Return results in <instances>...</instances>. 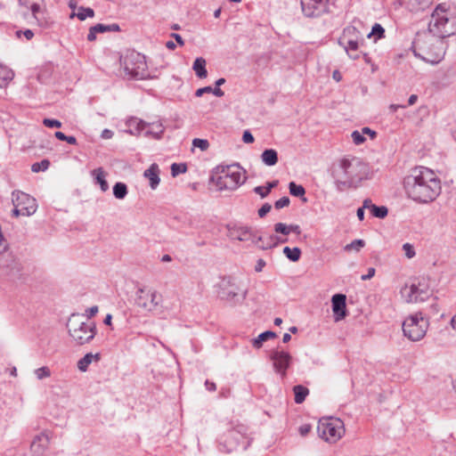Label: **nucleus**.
<instances>
[{"label": "nucleus", "instance_id": "2eb2a0df", "mask_svg": "<svg viewBox=\"0 0 456 456\" xmlns=\"http://www.w3.org/2000/svg\"><path fill=\"white\" fill-rule=\"evenodd\" d=\"M301 9L305 17H320L328 11V0H301Z\"/></svg>", "mask_w": 456, "mask_h": 456}, {"label": "nucleus", "instance_id": "338daca9", "mask_svg": "<svg viewBox=\"0 0 456 456\" xmlns=\"http://www.w3.org/2000/svg\"><path fill=\"white\" fill-rule=\"evenodd\" d=\"M113 134L114 133L111 130L106 128L102 132L101 137L107 140L112 138Z\"/></svg>", "mask_w": 456, "mask_h": 456}, {"label": "nucleus", "instance_id": "49530a36", "mask_svg": "<svg viewBox=\"0 0 456 456\" xmlns=\"http://www.w3.org/2000/svg\"><path fill=\"white\" fill-rule=\"evenodd\" d=\"M50 166V162L47 159H43L40 162H36L31 166V170L35 173L40 171H45Z\"/></svg>", "mask_w": 456, "mask_h": 456}, {"label": "nucleus", "instance_id": "69168bd1", "mask_svg": "<svg viewBox=\"0 0 456 456\" xmlns=\"http://www.w3.org/2000/svg\"><path fill=\"white\" fill-rule=\"evenodd\" d=\"M310 429H311L310 425H302L299 427L298 430H299L300 435L305 436L310 432Z\"/></svg>", "mask_w": 456, "mask_h": 456}, {"label": "nucleus", "instance_id": "423d86ee", "mask_svg": "<svg viewBox=\"0 0 456 456\" xmlns=\"http://www.w3.org/2000/svg\"><path fill=\"white\" fill-rule=\"evenodd\" d=\"M218 297L232 305L241 304L247 297V289L241 286L238 278L224 276L217 284Z\"/></svg>", "mask_w": 456, "mask_h": 456}, {"label": "nucleus", "instance_id": "ddd939ff", "mask_svg": "<svg viewBox=\"0 0 456 456\" xmlns=\"http://www.w3.org/2000/svg\"><path fill=\"white\" fill-rule=\"evenodd\" d=\"M124 69L127 75L137 79L146 77V62L144 57L138 53H132L124 58Z\"/></svg>", "mask_w": 456, "mask_h": 456}, {"label": "nucleus", "instance_id": "79ce46f5", "mask_svg": "<svg viewBox=\"0 0 456 456\" xmlns=\"http://www.w3.org/2000/svg\"><path fill=\"white\" fill-rule=\"evenodd\" d=\"M360 37V32L353 26L346 27L343 31L340 40H347L348 38Z\"/></svg>", "mask_w": 456, "mask_h": 456}, {"label": "nucleus", "instance_id": "2f4dec72", "mask_svg": "<svg viewBox=\"0 0 456 456\" xmlns=\"http://www.w3.org/2000/svg\"><path fill=\"white\" fill-rule=\"evenodd\" d=\"M94 16V11L90 7L80 6L77 12H72L69 15L70 19L77 17L80 20H85L86 18H93Z\"/></svg>", "mask_w": 456, "mask_h": 456}, {"label": "nucleus", "instance_id": "09e8293b", "mask_svg": "<svg viewBox=\"0 0 456 456\" xmlns=\"http://www.w3.org/2000/svg\"><path fill=\"white\" fill-rule=\"evenodd\" d=\"M192 145L194 147L200 148L201 151H204L208 149L209 142L208 140H205V139L195 138L192 141Z\"/></svg>", "mask_w": 456, "mask_h": 456}, {"label": "nucleus", "instance_id": "680f3d73", "mask_svg": "<svg viewBox=\"0 0 456 456\" xmlns=\"http://www.w3.org/2000/svg\"><path fill=\"white\" fill-rule=\"evenodd\" d=\"M254 191L260 195L261 198H265L269 194L268 189H265L263 186L255 187Z\"/></svg>", "mask_w": 456, "mask_h": 456}, {"label": "nucleus", "instance_id": "c85d7f7f", "mask_svg": "<svg viewBox=\"0 0 456 456\" xmlns=\"http://www.w3.org/2000/svg\"><path fill=\"white\" fill-rule=\"evenodd\" d=\"M288 241V238L280 237L274 234L269 235L266 237V243L261 245V249H269L277 247L281 243H286Z\"/></svg>", "mask_w": 456, "mask_h": 456}, {"label": "nucleus", "instance_id": "5701e85b", "mask_svg": "<svg viewBox=\"0 0 456 456\" xmlns=\"http://www.w3.org/2000/svg\"><path fill=\"white\" fill-rule=\"evenodd\" d=\"M148 123L137 118H130L126 121L127 132L131 134H139L146 130Z\"/></svg>", "mask_w": 456, "mask_h": 456}, {"label": "nucleus", "instance_id": "0eeeda50", "mask_svg": "<svg viewBox=\"0 0 456 456\" xmlns=\"http://www.w3.org/2000/svg\"><path fill=\"white\" fill-rule=\"evenodd\" d=\"M19 13L28 20V24H37L40 27L46 26L45 20L44 0H18Z\"/></svg>", "mask_w": 456, "mask_h": 456}, {"label": "nucleus", "instance_id": "a878e982", "mask_svg": "<svg viewBox=\"0 0 456 456\" xmlns=\"http://www.w3.org/2000/svg\"><path fill=\"white\" fill-rule=\"evenodd\" d=\"M261 160L266 166H274L278 162V153L273 149H266L261 154Z\"/></svg>", "mask_w": 456, "mask_h": 456}, {"label": "nucleus", "instance_id": "13d9d810", "mask_svg": "<svg viewBox=\"0 0 456 456\" xmlns=\"http://www.w3.org/2000/svg\"><path fill=\"white\" fill-rule=\"evenodd\" d=\"M99 311V308L97 305H94L92 307H89L86 310V313H85V315L90 319L92 318L93 316H94Z\"/></svg>", "mask_w": 456, "mask_h": 456}, {"label": "nucleus", "instance_id": "39448f33", "mask_svg": "<svg viewBox=\"0 0 456 456\" xmlns=\"http://www.w3.org/2000/svg\"><path fill=\"white\" fill-rule=\"evenodd\" d=\"M428 32L443 38L456 34V17H449L446 10L439 4L431 15Z\"/></svg>", "mask_w": 456, "mask_h": 456}, {"label": "nucleus", "instance_id": "e433bc0d", "mask_svg": "<svg viewBox=\"0 0 456 456\" xmlns=\"http://www.w3.org/2000/svg\"><path fill=\"white\" fill-rule=\"evenodd\" d=\"M282 251L286 257L292 262L298 261L301 256V249L297 247L292 248L289 247H285Z\"/></svg>", "mask_w": 456, "mask_h": 456}, {"label": "nucleus", "instance_id": "ea45409f", "mask_svg": "<svg viewBox=\"0 0 456 456\" xmlns=\"http://www.w3.org/2000/svg\"><path fill=\"white\" fill-rule=\"evenodd\" d=\"M365 246V241L363 240L358 239L353 240L351 243L345 246L344 250L352 251L355 250L356 252L360 251Z\"/></svg>", "mask_w": 456, "mask_h": 456}, {"label": "nucleus", "instance_id": "c9c22d12", "mask_svg": "<svg viewBox=\"0 0 456 456\" xmlns=\"http://www.w3.org/2000/svg\"><path fill=\"white\" fill-rule=\"evenodd\" d=\"M128 193L127 186L126 183L118 182L113 186V195L118 200H123Z\"/></svg>", "mask_w": 456, "mask_h": 456}, {"label": "nucleus", "instance_id": "a211bd4d", "mask_svg": "<svg viewBox=\"0 0 456 456\" xmlns=\"http://www.w3.org/2000/svg\"><path fill=\"white\" fill-rule=\"evenodd\" d=\"M228 236L232 240H237L240 241H251L253 240V231L248 226L242 225H228Z\"/></svg>", "mask_w": 456, "mask_h": 456}, {"label": "nucleus", "instance_id": "b1692460", "mask_svg": "<svg viewBox=\"0 0 456 456\" xmlns=\"http://www.w3.org/2000/svg\"><path fill=\"white\" fill-rule=\"evenodd\" d=\"M106 172L102 167H98L91 171V175L94 179V183L100 185L102 191L105 192L109 190V183L106 180Z\"/></svg>", "mask_w": 456, "mask_h": 456}, {"label": "nucleus", "instance_id": "f704fd0d", "mask_svg": "<svg viewBox=\"0 0 456 456\" xmlns=\"http://www.w3.org/2000/svg\"><path fill=\"white\" fill-rule=\"evenodd\" d=\"M276 337V334L273 331H265L258 335L256 338L252 340V345L256 348H260L263 346V343L270 338H273Z\"/></svg>", "mask_w": 456, "mask_h": 456}, {"label": "nucleus", "instance_id": "4be33fe9", "mask_svg": "<svg viewBox=\"0 0 456 456\" xmlns=\"http://www.w3.org/2000/svg\"><path fill=\"white\" fill-rule=\"evenodd\" d=\"M359 38L358 37L354 38H348L347 40H340L339 43L344 45L345 50L348 53L349 57L356 60L359 58L357 53L359 48Z\"/></svg>", "mask_w": 456, "mask_h": 456}, {"label": "nucleus", "instance_id": "7ed1b4c3", "mask_svg": "<svg viewBox=\"0 0 456 456\" xmlns=\"http://www.w3.org/2000/svg\"><path fill=\"white\" fill-rule=\"evenodd\" d=\"M412 48L415 56L433 64L438 63L445 53L443 40L428 31L417 34Z\"/></svg>", "mask_w": 456, "mask_h": 456}, {"label": "nucleus", "instance_id": "603ef678", "mask_svg": "<svg viewBox=\"0 0 456 456\" xmlns=\"http://www.w3.org/2000/svg\"><path fill=\"white\" fill-rule=\"evenodd\" d=\"M289 202H290L289 198L287 196H284V197L281 198L280 200H278L277 201H275L274 207L277 209H281L284 207L289 206Z\"/></svg>", "mask_w": 456, "mask_h": 456}, {"label": "nucleus", "instance_id": "f03ea898", "mask_svg": "<svg viewBox=\"0 0 456 456\" xmlns=\"http://www.w3.org/2000/svg\"><path fill=\"white\" fill-rule=\"evenodd\" d=\"M367 173L368 168L364 162L359 158L347 156L333 166L331 175L337 190L344 191L356 188L366 177Z\"/></svg>", "mask_w": 456, "mask_h": 456}, {"label": "nucleus", "instance_id": "c03bdc74", "mask_svg": "<svg viewBox=\"0 0 456 456\" xmlns=\"http://www.w3.org/2000/svg\"><path fill=\"white\" fill-rule=\"evenodd\" d=\"M187 171V166L184 163H174L171 166V175L175 177L180 174H183Z\"/></svg>", "mask_w": 456, "mask_h": 456}, {"label": "nucleus", "instance_id": "4c0bfd02", "mask_svg": "<svg viewBox=\"0 0 456 456\" xmlns=\"http://www.w3.org/2000/svg\"><path fill=\"white\" fill-rule=\"evenodd\" d=\"M93 27H94V30L96 31L97 33L118 32L120 30L119 26L116 23H112L110 25L98 23Z\"/></svg>", "mask_w": 456, "mask_h": 456}, {"label": "nucleus", "instance_id": "de8ad7c7", "mask_svg": "<svg viewBox=\"0 0 456 456\" xmlns=\"http://www.w3.org/2000/svg\"><path fill=\"white\" fill-rule=\"evenodd\" d=\"M273 229L276 233H281L284 236H288L289 234V224H286L284 223H276L273 226Z\"/></svg>", "mask_w": 456, "mask_h": 456}, {"label": "nucleus", "instance_id": "4468645a", "mask_svg": "<svg viewBox=\"0 0 456 456\" xmlns=\"http://www.w3.org/2000/svg\"><path fill=\"white\" fill-rule=\"evenodd\" d=\"M12 200L14 207H20L23 211H25V216H32L37 209L36 200L23 191H13Z\"/></svg>", "mask_w": 456, "mask_h": 456}, {"label": "nucleus", "instance_id": "bb28decb", "mask_svg": "<svg viewBox=\"0 0 456 456\" xmlns=\"http://www.w3.org/2000/svg\"><path fill=\"white\" fill-rule=\"evenodd\" d=\"M164 133V126L160 122L148 123L145 135H151L155 139H160Z\"/></svg>", "mask_w": 456, "mask_h": 456}, {"label": "nucleus", "instance_id": "7c9ffc66", "mask_svg": "<svg viewBox=\"0 0 456 456\" xmlns=\"http://www.w3.org/2000/svg\"><path fill=\"white\" fill-rule=\"evenodd\" d=\"M295 395V403L297 404L302 403L306 396L309 395V389L302 385H297L293 387Z\"/></svg>", "mask_w": 456, "mask_h": 456}, {"label": "nucleus", "instance_id": "aec40b11", "mask_svg": "<svg viewBox=\"0 0 456 456\" xmlns=\"http://www.w3.org/2000/svg\"><path fill=\"white\" fill-rule=\"evenodd\" d=\"M433 0H401V4L410 12H419L428 8Z\"/></svg>", "mask_w": 456, "mask_h": 456}, {"label": "nucleus", "instance_id": "412c9836", "mask_svg": "<svg viewBox=\"0 0 456 456\" xmlns=\"http://www.w3.org/2000/svg\"><path fill=\"white\" fill-rule=\"evenodd\" d=\"M159 173V167L155 163L151 164L143 173L144 177L150 181V186L152 190H155L160 183Z\"/></svg>", "mask_w": 456, "mask_h": 456}, {"label": "nucleus", "instance_id": "e2e57ef3", "mask_svg": "<svg viewBox=\"0 0 456 456\" xmlns=\"http://www.w3.org/2000/svg\"><path fill=\"white\" fill-rule=\"evenodd\" d=\"M266 263L264 259L262 258H259L257 261H256V264L255 265V271L256 273H260L263 271L264 267L265 266Z\"/></svg>", "mask_w": 456, "mask_h": 456}, {"label": "nucleus", "instance_id": "393cba45", "mask_svg": "<svg viewBox=\"0 0 456 456\" xmlns=\"http://www.w3.org/2000/svg\"><path fill=\"white\" fill-rule=\"evenodd\" d=\"M101 359V354L99 353L97 354H92L88 353L85 354L78 362H77V368L80 371H86L88 369V366L94 361L98 362Z\"/></svg>", "mask_w": 456, "mask_h": 456}, {"label": "nucleus", "instance_id": "6ab92c4d", "mask_svg": "<svg viewBox=\"0 0 456 456\" xmlns=\"http://www.w3.org/2000/svg\"><path fill=\"white\" fill-rule=\"evenodd\" d=\"M346 297L344 294H335L331 297L332 311L336 322H339L346 316Z\"/></svg>", "mask_w": 456, "mask_h": 456}, {"label": "nucleus", "instance_id": "cd10ccee", "mask_svg": "<svg viewBox=\"0 0 456 456\" xmlns=\"http://www.w3.org/2000/svg\"><path fill=\"white\" fill-rule=\"evenodd\" d=\"M192 69L195 71V74L197 75L198 77H207L208 71L206 69V60L202 57L196 58L193 62Z\"/></svg>", "mask_w": 456, "mask_h": 456}, {"label": "nucleus", "instance_id": "0e129e2a", "mask_svg": "<svg viewBox=\"0 0 456 456\" xmlns=\"http://www.w3.org/2000/svg\"><path fill=\"white\" fill-rule=\"evenodd\" d=\"M375 275V269L373 267H370L368 269V273L362 275L361 279L362 281L370 280Z\"/></svg>", "mask_w": 456, "mask_h": 456}, {"label": "nucleus", "instance_id": "20e7f679", "mask_svg": "<svg viewBox=\"0 0 456 456\" xmlns=\"http://www.w3.org/2000/svg\"><path fill=\"white\" fill-rule=\"evenodd\" d=\"M218 176L212 177L211 180L216 183L219 191L236 190L246 181L245 171L239 164L230 166H220L216 167Z\"/></svg>", "mask_w": 456, "mask_h": 456}, {"label": "nucleus", "instance_id": "774afa93", "mask_svg": "<svg viewBox=\"0 0 456 456\" xmlns=\"http://www.w3.org/2000/svg\"><path fill=\"white\" fill-rule=\"evenodd\" d=\"M363 135L364 134H369L372 139L376 137V132L371 130L370 128L369 127H363L361 131H360Z\"/></svg>", "mask_w": 456, "mask_h": 456}, {"label": "nucleus", "instance_id": "f257e3e1", "mask_svg": "<svg viewBox=\"0 0 456 456\" xmlns=\"http://www.w3.org/2000/svg\"><path fill=\"white\" fill-rule=\"evenodd\" d=\"M405 194L419 204L435 201L442 192L440 178L430 168L416 167L403 179Z\"/></svg>", "mask_w": 456, "mask_h": 456}, {"label": "nucleus", "instance_id": "f8f14e48", "mask_svg": "<svg viewBox=\"0 0 456 456\" xmlns=\"http://www.w3.org/2000/svg\"><path fill=\"white\" fill-rule=\"evenodd\" d=\"M317 429L319 436L330 443L337 442L345 432L343 421L334 418L321 420Z\"/></svg>", "mask_w": 456, "mask_h": 456}, {"label": "nucleus", "instance_id": "3c124183", "mask_svg": "<svg viewBox=\"0 0 456 456\" xmlns=\"http://www.w3.org/2000/svg\"><path fill=\"white\" fill-rule=\"evenodd\" d=\"M352 140L354 144L360 145L365 142V137L360 131H354L351 134Z\"/></svg>", "mask_w": 456, "mask_h": 456}, {"label": "nucleus", "instance_id": "5fc2aeb1", "mask_svg": "<svg viewBox=\"0 0 456 456\" xmlns=\"http://www.w3.org/2000/svg\"><path fill=\"white\" fill-rule=\"evenodd\" d=\"M414 294L418 296L417 302L424 301L425 298L428 297V292L423 289H420L418 285H416V289H414Z\"/></svg>", "mask_w": 456, "mask_h": 456}, {"label": "nucleus", "instance_id": "bf43d9fd", "mask_svg": "<svg viewBox=\"0 0 456 456\" xmlns=\"http://www.w3.org/2000/svg\"><path fill=\"white\" fill-rule=\"evenodd\" d=\"M242 141L245 143H252L254 142V136L248 130H246L242 134Z\"/></svg>", "mask_w": 456, "mask_h": 456}, {"label": "nucleus", "instance_id": "58836bf2", "mask_svg": "<svg viewBox=\"0 0 456 456\" xmlns=\"http://www.w3.org/2000/svg\"><path fill=\"white\" fill-rule=\"evenodd\" d=\"M228 437L230 439L235 440V444H230L231 445V448H230L231 451L235 449L237 446L240 445V440H244L243 435L240 433V431L236 430V429L231 430L229 432V434H228Z\"/></svg>", "mask_w": 456, "mask_h": 456}, {"label": "nucleus", "instance_id": "6e6552de", "mask_svg": "<svg viewBox=\"0 0 456 456\" xmlns=\"http://www.w3.org/2000/svg\"><path fill=\"white\" fill-rule=\"evenodd\" d=\"M0 275L12 281L23 279L22 266L15 256L8 250L7 245L0 252Z\"/></svg>", "mask_w": 456, "mask_h": 456}, {"label": "nucleus", "instance_id": "a19ab883", "mask_svg": "<svg viewBox=\"0 0 456 456\" xmlns=\"http://www.w3.org/2000/svg\"><path fill=\"white\" fill-rule=\"evenodd\" d=\"M371 215L378 218H385L387 216L388 210L385 206H374L371 207Z\"/></svg>", "mask_w": 456, "mask_h": 456}, {"label": "nucleus", "instance_id": "a18cd8bd", "mask_svg": "<svg viewBox=\"0 0 456 456\" xmlns=\"http://www.w3.org/2000/svg\"><path fill=\"white\" fill-rule=\"evenodd\" d=\"M34 373L37 379L42 380L51 376V370L48 367L43 366L34 370Z\"/></svg>", "mask_w": 456, "mask_h": 456}, {"label": "nucleus", "instance_id": "37998d69", "mask_svg": "<svg viewBox=\"0 0 456 456\" xmlns=\"http://www.w3.org/2000/svg\"><path fill=\"white\" fill-rule=\"evenodd\" d=\"M376 37L377 38H382L385 37V29L384 28L379 24L375 23L371 28V31L368 34V37Z\"/></svg>", "mask_w": 456, "mask_h": 456}, {"label": "nucleus", "instance_id": "9b49d317", "mask_svg": "<svg viewBox=\"0 0 456 456\" xmlns=\"http://www.w3.org/2000/svg\"><path fill=\"white\" fill-rule=\"evenodd\" d=\"M68 326L70 337L79 346L91 342L96 334V325L93 322H76L70 319Z\"/></svg>", "mask_w": 456, "mask_h": 456}, {"label": "nucleus", "instance_id": "473e14b6", "mask_svg": "<svg viewBox=\"0 0 456 456\" xmlns=\"http://www.w3.org/2000/svg\"><path fill=\"white\" fill-rule=\"evenodd\" d=\"M289 193L292 196L301 198L303 202L307 201V199L305 198V190L302 185L297 184L295 182H290L289 183Z\"/></svg>", "mask_w": 456, "mask_h": 456}, {"label": "nucleus", "instance_id": "1a4fd4ad", "mask_svg": "<svg viewBox=\"0 0 456 456\" xmlns=\"http://www.w3.org/2000/svg\"><path fill=\"white\" fill-rule=\"evenodd\" d=\"M162 295L155 289L141 287L135 291V305L146 313L156 312L162 305Z\"/></svg>", "mask_w": 456, "mask_h": 456}, {"label": "nucleus", "instance_id": "4d7b16f0", "mask_svg": "<svg viewBox=\"0 0 456 456\" xmlns=\"http://www.w3.org/2000/svg\"><path fill=\"white\" fill-rule=\"evenodd\" d=\"M272 208V206L269 203H265L259 209H258V216L260 217H264L266 216L267 213L270 212Z\"/></svg>", "mask_w": 456, "mask_h": 456}, {"label": "nucleus", "instance_id": "9d476101", "mask_svg": "<svg viewBox=\"0 0 456 456\" xmlns=\"http://www.w3.org/2000/svg\"><path fill=\"white\" fill-rule=\"evenodd\" d=\"M428 328V321L422 316L421 313L410 315L403 322V335L414 342L425 337Z\"/></svg>", "mask_w": 456, "mask_h": 456}, {"label": "nucleus", "instance_id": "dca6fc26", "mask_svg": "<svg viewBox=\"0 0 456 456\" xmlns=\"http://www.w3.org/2000/svg\"><path fill=\"white\" fill-rule=\"evenodd\" d=\"M271 360L273 361L275 372L284 379L292 360L289 353L275 350L271 354Z\"/></svg>", "mask_w": 456, "mask_h": 456}, {"label": "nucleus", "instance_id": "f3484780", "mask_svg": "<svg viewBox=\"0 0 456 456\" xmlns=\"http://www.w3.org/2000/svg\"><path fill=\"white\" fill-rule=\"evenodd\" d=\"M51 439L52 433L46 430L37 435L30 444L31 452L37 456H44L49 448Z\"/></svg>", "mask_w": 456, "mask_h": 456}, {"label": "nucleus", "instance_id": "8fccbe9b", "mask_svg": "<svg viewBox=\"0 0 456 456\" xmlns=\"http://www.w3.org/2000/svg\"><path fill=\"white\" fill-rule=\"evenodd\" d=\"M403 250L404 252L405 256L409 259L413 258L416 255L414 247L411 243H404L403 245Z\"/></svg>", "mask_w": 456, "mask_h": 456}, {"label": "nucleus", "instance_id": "72a5a7b5", "mask_svg": "<svg viewBox=\"0 0 456 456\" xmlns=\"http://www.w3.org/2000/svg\"><path fill=\"white\" fill-rule=\"evenodd\" d=\"M13 78V72L5 66L0 65V88L5 87Z\"/></svg>", "mask_w": 456, "mask_h": 456}, {"label": "nucleus", "instance_id": "864d4df0", "mask_svg": "<svg viewBox=\"0 0 456 456\" xmlns=\"http://www.w3.org/2000/svg\"><path fill=\"white\" fill-rule=\"evenodd\" d=\"M43 124L46 126V127H61V123L57 120V119H52V118H45L43 120Z\"/></svg>", "mask_w": 456, "mask_h": 456}, {"label": "nucleus", "instance_id": "6e6d98bb", "mask_svg": "<svg viewBox=\"0 0 456 456\" xmlns=\"http://www.w3.org/2000/svg\"><path fill=\"white\" fill-rule=\"evenodd\" d=\"M251 242L261 249V245L266 243V238L256 236L253 233V240H251Z\"/></svg>", "mask_w": 456, "mask_h": 456}, {"label": "nucleus", "instance_id": "c756f323", "mask_svg": "<svg viewBox=\"0 0 456 456\" xmlns=\"http://www.w3.org/2000/svg\"><path fill=\"white\" fill-rule=\"evenodd\" d=\"M414 289H416V284L405 285L404 287L402 288L401 294L406 302H408V303H416L417 302L418 296H416L414 294L415 293Z\"/></svg>", "mask_w": 456, "mask_h": 456}, {"label": "nucleus", "instance_id": "052dcab7", "mask_svg": "<svg viewBox=\"0 0 456 456\" xmlns=\"http://www.w3.org/2000/svg\"><path fill=\"white\" fill-rule=\"evenodd\" d=\"M211 91H212V87L211 86L201 87V88H199L195 92V96L201 97L204 94H210Z\"/></svg>", "mask_w": 456, "mask_h": 456}]
</instances>
